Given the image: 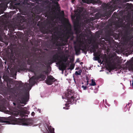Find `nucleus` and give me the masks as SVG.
<instances>
[{
	"instance_id": "e2e57ef3",
	"label": "nucleus",
	"mask_w": 133,
	"mask_h": 133,
	"mask_svg": "<svg viewBox=\"0 0 133 133\" xmlns=\"http://www.w3.org/2000/svg\"><path fill=\"white\" fill-rule=\"evenodd\" d=\"M36 0H32V1L33 2H35L36 1Z\"/></svg>"
},
{
	"instance_id": "6e6552de",
	"label": "nucleus",
	"mask_w": 133,
	"mask_h": 133,
	"mask_svg": "<svg viewBox=\"0 0 133 133\" xmlns=\"http://www.w3.org/2000/svg\"><path fill=\"white\" fill-rule=\"evenodd\" d=\"M36 24L37 22H34V20H32L31 21H28V23L26 24V26L24 27L25 29H28V33H29L30 36H32V37L34 36V34L32 30H33V28L34 29H35V27Z\"/></svg>"
},
{
	"instance_id": "4c0bfd02",
	"label": "nucleus",
	"mask_w": 133,
	"mask_h": 133,
	"mask_svg": "<svg viewBox=\"0 0 133 133\" xmlns=\"http://www.w3.org/2000/svg\"><path fill=\"white\" fill-rule=\"evenodd\" d=\"M11 78H10V79H8V80H6V82H7V86L8 87L9 86V84H11Z\"/></svg>"
},
{
	"instance_id": "774afa93",
	"label": "nucleus",
	"mask_w": 133,
	"mask_h": 133,
	"mask_svg": "<svg viewBox=\"0 0 133 133\" xmlns=\"http://www.w3.org/2000/svg\"><path fill=\"white\" fill-rule=\"evenodd\" d=\"M63 108L64 109H68V108H65V107H63Z\"/></svg>"
},
{
	"instance_id": "5fc2aeb1",
	"label": "nucleus",
	"mask_w": 133,
	"mask_h": 133,
	"mask_svg": "<svg viewBox=\"0 0 133 133\" xmlns=\"http://www.w3.org/2000/svg\"><path fill=\"white\" fill-rule=\"evenodd\" d=\"M70 61L71 62H73L74 61V59L73 58L70 59Z\"/></svg>"
},
{
	"instance_id": "6e6d98bb",
	"label": "nucleus",
	"mask_w": 133,
	"mask_h": 133,
	"mask_svg": "<svg viewBox=\"0 0 133 133\" xmlns=\"http://www.w3.org/2000/svg\"><path fill=\"white\" fill-rule=\"evenodd\" d=\"M131 0H124V2H128L129 1H131Z\"/></svg>"
},
{
	"instance_id": "f3484780",
	"label": "nucleus",
	"mask_w": 133,
	"mask_h": 133,
	"mask_svg": "<svg viewBox=\"0 0 133 133\" xmlns=\"http://www.w3.org/2000/svg\"><path fill=\"white\" fill-rule=\"evenodd\" d=\"M29 114V112L27 110L23 109L21 111L20 113L17 112V113H15L14 114L15 116H17L19 115V114L20 116L22 117H23L26 116L28 117V115H25V114Z\"/></svg>"
},
{
	"instance_id": "cd10ccee",
	"label": "nucleus",
	"mask_w": 133,
	"mask_h": 133,
	"mask_svg": "<svg viewBox=\"0 0 133 133\" xmlns=\"http://www.w3.org/2000/svg\"><path fill=\"white\" fill-rule=\"evenodd\" d=\"M131 15L129 14H128L126 17H125L124 19H125V20H127V21H131Z\"/></svg>"
},
{
	"instance_id": "3c124183",
	"label": "nucleus",
	"mask_w": 133,
	"mask_h": 133,
	"mask_svg": "<svg viewBox=\"0 0 133 133\" xmlns=\"http://www.w3.org/2000/svg\"><path fill=\"white\" fill-rule=\"evenodd\" d=\"M97 32H96V36H97V37L99 38L100 37V35L98 34H97Z\"/></svg>"
},
{
	"instance_id": "8fccbe9b",
	"label": "nucleus",
	"mask_w": 133,
	"mask_h": 133,
	"mask_svg": "<svg viewBox=\"0 0 133 133\" xmlns=\"http://www.w3.org/2000/svg\"><path fill=\"white\" fill-rule=\"evenodd\" d=\"M70 37H71V38L70 39V40L71 41L73 40L74 38V36H73H73H71Z\"/></svg>"
},
{
	"instance_id": "a878e982",
	"label": "nucleus",
	"mask_w": 133,
	"mask_h": 133,
	"mask_svg": "<svg viewBox=\"0 0 133 133\" xmlns=\"http://www.w3.org/2000/svg\"><path fill=\"white\" fill-rule=\"evenodd\" d=\"M127 6L126 7L127 10H132L133 7L131 4H129L128 3H127Z\"/></svg>"
},
{
	"instance_id": "1a4fd4ad",
	"label": "nucleus",
	"mask_w": 133,
	"mask_h": 133,
	"mask_svg": "<svg viewBox=\"0 0 133 133\" xmlns=\"http://www.w3.org/2000/svg\"><path fill=\"white\" fill-rule=\"evenodd\" d=\"M73 32L71 31H68L64 35L63 37H61L60 38L59 40L62 41V42L61 43H59V45L65 46L68 39L71 36H73Z\"/></svg>"
},
{
	"instance_id": "a211bd4d",
	"label": "nucleus",
	"mask_w": 133,
	"mask_h": 133,
	"mask_svg": "<svg viewBox=\"0 0 133 133\" xmlns=\"http://www.w3.org/2000/svg\"><path fill=\"white\" fill-rule=\"evenodd\" d=\"M56 64L59 65V69L60 70L63 71L64 70L66 69V66L65 64L63 62H62V60H60Z\"/></svg>"
},
{
	"instance_id": "ddd939ff",
	"label": "nucleus",
	"mask_w": 133,
	"mask_h": 133,
	"mask_svg": "<svg viewBox=\"0 0 133 133\" xmlns=\"http://www.w3.org/2000/svg\"><path fill=\"white\" fill-rule=\"evenodd\" d=\"M53 52H55L56 54L52 56L51 59V62H50L51 64L55 62H57V63L59 61L61 60L59 58V57L61 58V57L60 56L58 55L60 53L58 52L57 50H54L53 51Z\"/></svg>"
},
{
	"instance_id": "9d476101",
	"label": "nucleus",
	"mask_w": 133,
	"mask_h": 133,
	"mask_svg": "<svg viewBox=\"0 0 133 133\" xmlns=\"http://www.w3.org/2000/svg\"><path fill=\"white\" fill-rule=\"evenodd\" d=\"M19 64L17 68V70L19 72L24 71L26 70V65L24 61H18Z\"/></svg>"
},
{
	"instance_id": "0eeeda50",
	"label": "nucleus",
	"mask_w": 133,
	"mask_h": 133,
	"mask_svg": "<svg viewBox=\"0 0 133 133\" xmlns=\"http://www.w3.org/2000/svg\"><path fill=\"white\" fill-rule=\"evenodd\" d=\"M74 92L72 90H68L65 94L67 101L69 104H72L75 103L76 100V97H75L74 94Z\"/></svg>"
},
{
	"instance_id": "2eb2a0df",
	"label": "nucleus",
	"mask_w": 133,
	"mask_h": 133,
	"mask_svg": "<svg viewBox=\"0 0 133 133\" xmlns=\"http://www.w3.org/2000/svg\"><path fill=\"white\" fill-rule=\"evenodd\" d=\"M57 79H55L52 76L50 75L48 76L46 79L45 80V83L49 85H51L53 83L56 81Z\"/></svg>"
},
{
	"instance_id": "37998d69",
	"label": "nucleus",
	"mask_w": 133,
	"mask_h": 133,
	"mask_svg": "<svg viewBox=\"0 0 133 133\" xmlns=\"http://www.w3.org/2000/svg\"><path fill=\"white\" fill-rule=\"evenodd\" d=\"M29 82L30 84H34L35 82L33 80H30Z\"/></svg>"
},
{
	"instance_id": "4d7b16f0",
	"label": "nucleus",
	"mask_w": 133,
	"mask_h": 133,
	"mask_svg": "<svg viewBox=\"0 0 133 133\" xmlns=\"http://www.w3.org/2000/svg\"><path fill=\"white\" fill-rule=\"evenodd\" d=\"M35 115V113L34 112H32L31 113V115L32 116H34Z\"/></svg>"
},
{
	"instance_id": "f704fd0d",
	"label": "nucleus",
	"mask_w": 133,
	"mask_h": 133,
	"mask_svg": "<svg viewBox=\"0 0 133 133\" xmlns=\"http://www.w3.org/2000/svg\"><path fill=\"white\" fill-rule=\"evenodd\" d=\"M82 72V70H79L78 71H76L75 72V74L76 75H81Z\"/></svg>"
},
{
	"instance_id": "4be33fe9",
	"label": "nucleus",
	"mask_w": 133,
	"mask_h": 133,
	"mask_svg": "<svg viewBox=\"0 0 133 133\" xmlns=\"http://www.w3.org/2000/svg\"><path fill=\"white\" fill-rule=\"evenodd\" d=\"M91 45L92 46L90 49V51L93 52H94L96 51L97 49L98 48V44H95L93 45V44H91Z\"/></svg>"
},
{
	"instance_id": "c756f323",
	"label": "nucleus",
	"mask_w": 133,
	"mask_h": 133,
	"mask_svg": "<svg viewBox=\"0 0 133 133\" xmlns=\"http://www.w3.org/2000/svg\"><path fill=\"white\" fill-rule=\"evenodd\" d=\"M19 17L21 22H23L25 21V18L24 16L20 15L19 16Z\"/></svg>"
},
{
	"instance_id": "5701e85b",
	"label": "nucleus",
	"mask_w": 133,
	"mask_h": 133,
	"mask_svg": "<svg viewBox=\"0 0 133 133\" xmlns=\"http://www.w3.org/2000/svg\"><path fill=\"white\" fill-rule=\"evenodd\" d=\"M69 56H65V55H63L61 57V60L62 61V62L65 63L68 59Z\"/></svg>"
},
{
	"instance_id": "69168bd1",
	"label": "nucleus",
	"mask_w": 133,
	"mask_h": 133,
	"mask_svg": "<svg viewBox=\"0 0 133 133\" xmlns=\"http://www.w3.org/2000/svg\"><path fill=\"white\" fill-rule=\"evenodd\" d=\"M83 64V63L82 62H81L80 63V64Z\"/></svg>"
},
{
	"instance_id": "c03bdc74",
	"label": "nucleus",
	"mask_w": 133,
	"mask_h": 133,
	"mask_svg": "<svg viewBox=\"0 0 133 133\" xmlns=\"http://www.w3.org/2000/svg\"><path fill=\"white\" fill-rule=\"evenodd\" d=\"M19 12L22 13V15H24V10H22L21 9H19Z\"/></svg>"
},
{
	"instance_id": "20e7f679",
	"label": "nucleus",
	"mask_w": 133,
	"mask_h": 133,
	"mask_svg": "<svg viewBox=\"0 0 133 133\" xmlns=\"http://www.w3.org/2000/svg\"><path fill=\"white\" fill-rule=\"evenodd\" d=\"M11 92L15 97H18L21 103L26 104V102L29 98V93L26 92L23 94L22 92L19 91L16 89L13 88L11 89Z\"/></svg>"
},
{
	"instance_id": "f257e3e1",
	"label": "nucleus",
	"mask_w": 133,
	"mask_h": 133,
	"mask_svg": "<svg viewBox=\"0 0 133 133\" xmlns=\"http://www.w3.org/2000/svg\"><path fill=\"white\" fill-rule=\"evenodd\" d=\"M39 62L38 63V65L36 67V69L31 68H30V71L34 73L36 75V78L37 80L41 79V80H44L46 78V76L44 75L45 73L46 74L47 72L45 71V66L47 64L45 61L43 62Z\"/></svg>"
},
{
	"instance_id": "c9c22d12",
	"label": "nucleus",
	"mask_w": 133,
	"mask_h": 133,
	"mask_svg": "<svg viewBox=\"0 0 133 133\" xmlns=\"http://www.w3.org/2000/svg\"><path fill=\"white\" fill-rule=\"evenodd\" d=\"M12 0H0V1L9 4Z\"/></svg>"
},
{
	"instance_id": "dca6fc26",
	"label": "nucleus",
	"mask_w": 133,
	"mask_h": 133,
	"mask_svg": "<svg viewBox=\"0 0 133 133\" xmlns=\"http://www.w3.org/2000/svg\"><path fill=\"white\" fill-rule=\"evenodd\" d=\"M5 122L8 123L9 124H14L16 121V118L14 116H11L8 117H6Z\"/></svg>"
},
{
	"instance_id": "72a5a7b5",
	"label": "nucleus",
	"mask_w": 133,
	"mask_h": 133,
	"mask_svg": "<svg viewBox=\"0 0 133 133\" xmlns=\"http://www.w3.org/2000/svg\"><path fill=\"white\" fill-rule=\"evenodd\" d=\"M64 11H62L60 12L59 14L58 15V16L60 17H63L64 16Z\"/></svg>"
},
{
	"instance_id": "423d86ee",
	"label": "nucleus",
	"mask_w": 133,
	"mask_h": 133,
	"mask_svg": "<svg viewBox=\"0 0 133 133\" xmlns=\"http://www.w3.org/2000/svg\"><path fill=\"white\" fill-rule=\"evenodd\" d=\"M90 47V45L89 44L86 45L85 44L84 45L82 44H80L78 45L75 46L74 47L75 50L76 55H78L81 53L80 50H81L86 54L87 53L86 50L87 48L89 49Z\"/></svg>"
},
{
	"instance_id": "6ab92c4d",
	"label": "nucleus",
	"mask_w": 133,
	"mask_h": 133,
	"mask_svg": "<svg viewBox=\"0 0 133 133\" xmlns=\"http://www.w3.org/2000/svg\"><path fill=\"white\" fill-rule=\"evenodd\" d=\"M100 40L99 42V44L100 46L102 47H104V46H107L110 43V41L109 40Z\"/></svg>"
},
{
	"instance_id": "680f3d73",
	"label": "nucleus",
	"mask_w": 133,
	"mask_h": 133,
	"mask_svg": "<svg viewBox=\"0 0 133 133\" xmlns=\"http://www.w3.org/2000/svg\"><path fill=\"white\" fill-rule=\"evenodd\" d=\"M131 85H132V88H133V81L132 80V83L131 84Z\"/></svg>"
},
{
	"instance_id": "49530a36",
	"label": "nucleus",
	"mask_w": 133,
	"mask_h": 133,
	"mask_svg": "<svg viewBox=\"0 0 133 133\" xmlns=\"http://www.w3.org/2000/svg\"><path fill=\"white\" fill-rule=\"evenodd\" d=\"M49 46H48V48H49L50 49H52L53 46L52 45H49Z\"/></svg>"
},
{
	"instance_id": "b1692460",
	"label": "nucleus",
	"mask_w": 133,
	"mask_h": 133,
	"mask_svg": "<svg viewBox=\"0 0 133 133\" xmlns=\"http://www.w3.org/2000/svg\"><path fill=\"white\" fill-rule=\"evenodd\" d=\"M90 2L94 4H98L101 5L102 3V2L100 0H89Z\"/></svg>"
},
{
	"instance_id": "ea45409f",
	"label": "nucleus",
	"mask_w": 133,
	"mask_h": 133,
	"mask_svg": "<svg viewBox=\"0 0 133 133\" xmlns=\"http://www.w3.org/2000/svg\"><path fill=\"white\" fill-rule=\"evenodd\" d=\"M95 19H96L95 17H90L89 19H88V20L89 21V22H90L91 21H93Z\"/></svg>"
},
{
	"instance_id": "de8ad7c7",
	"label": "nucleus",
	"mask_w": 133,
	"mask_h": 133,
	"mask_svg": "<svg viewBox=\"0 0 133 133\" xmlns=\"http://www.w3.org/2000/svg\"><path fill=\"white\" fill-rule=\"evenodd\" d=\"M54 131V128H52V129L50 130L51 133H55Z\"/></svg>"
},
{
	"instance_id": "39448f33",
	"label": "nucleus",
	"mask_w": 133,
	"mask_h": 133,
	"mask_svg": "<svg viewBox=\"0 0 133 133\" xmlns=\"http://www.w3.org/2000/svg\"><path fill=\"white\" fill-rule=\"evenodd\" d=\"M117 61L118 59L116 58H111L108 60L106 59V62L108 66L107 69L109 72L115 69Z\"/></svg>"
},
{
	"instance_id": "c85d7f7f",
	"label": "nucleus",
	"mask_w": 133,
	"mask_h": 133,
	"mask_svg": "<svg viewBox=\"0 0 133 133\" xmlns=\"http://www.w3.org/2000/svg\"><path fill=\"white\" fill-rule=\"evenodd\" d=\"M102 16V15L100 13H97L95 15V17L96 19H97L99 18H100Z\"/></svg>"
},
{
	"instance_id": "473e14b6",
	"label": "nucleus",
	"mask_w": 133,
	"mask_h": 133,
	"mask_svg": "<svg viewBox=\"0 0 133 133\" xmlns=\"http://www.w3.org/2000/svg\"><path fill=\"white\" fill-rule=\"evenodd\" d=\"M128 67L131 69H133V63L130 62L128 66Z\"/></svg>"
},
{
	"instance_id": "052dcab7",
	"label": "nucleus",
	"mask_w": 133,
	"mask_h": 133,
	"mask_svg": "<svg viewBox=\"0 0 133 133\" xmlns=\"http://www.w3.org/2000/svg\"><path fill=\"white\" fill-rule=\"evenodd\" d=\"M88 82H89V81L88 80H87V82L86 85H88Z\"/></svg>"
},
{
	"instance_id": "7ed1b4c3",
	"label": "nucleus",
	"mask_w": 133,
	"mask_h": 133,
	"mask_svg": "<svg viewBox=\"0 0 133 133\" xmlns=\"http://www.w3.org/2000/svg\"><path fill=\"white\" fill-rule=\"evenodd\" d=\"M121 24L118 22H115L113 23V24H111L108 27V29L105 31V33L108 36H116L118 37V35L114 32H117V31L119 34H121L122 31L121 29H118L121 27Z\"/></svg>"
},
{
	"instance_id": "0e129e2a",
	"label": "nucleus",
	"mask_w": 133,
	"mask_h": 133,
	"mask_svg": "<svg viewBox=\"0 0 133 133\" xmlns=\"http://www.w3.org/2000/svg\"><path fill=\"white\" fill-rule=\"evenodd\" d=\"M68 105V104H65V105L66 107H67Z\"/></svg>"
},
{
	"instance_id": "e433bc0d",
	"label": "nucleus",
	"mask_w": 133,
	"mask_h": 133,
	"mask_svg": "<svg viewBox=\"0 0 133 133\" xmlns=\"http://www.w3.org/2000/svg\"><path fill=\"white\" fill-rule=\"evenodd\" d=\"M75 64H70V67L68 69H70L71 70H73Z\"/></svg>"
},
{
	"instance_id": "58836bf2",
	"label": "nucleus",
	"mask_w": 133,
	"mask_h": 133,
	"mask_svg": "<svg viewBox=\"0 0 133 133\" xmlns=\"http://www.w3.org/2000/svg\"><path fill=\"white\" fill-rule=\"evenodd\" d=\"M96 85V83L95 81L93 79H92L91 83L90 84V85L91 86H94Z\"/></svg>"
},
{
	"instance_id": "a19ab883",
	"label": "nucleus",
	"mask_w": 133,
	"mask_h": 133,
	"mask_svg": "<svg viewBox=\"0 0 133 133\" xmlns=\"http://www.w3.org/2000/svg\"><path fill=\"white\" fill-rule=\"evenodd\" d=\"M0 17L1 19H4L7 17V16L5 14H4L1 16Z\"/></svg>"
},
{
	"instance_id": "bf43d9fd",
	"label": "nucleus",
	"mask_w": 133,
	"mask_h": 133,
	"mask_svg": "<svg viewBox=\"0 0 133 133\" xmlns=\"http://www.w3.org/2000/svg\"><path fill=\"white\" fill-rule=\"evenodd\" d=\"M127 105L125 107V109H126V110H127Z\"/></svg>"
},
{
	"instance_id": "a18cd8bd",
	"label": "nucleus",
	"mask_w": 133,
	"mask_h": 133,
	"mask_svg": "<svg viewBox=\"0 0 133 133\" xmlns=\"http://www.w3.org/2000/svg\"><path fill=\"white\" fill-rule=\"evenodd\" d=\"M82 88H83L84 90H85L88 87L87 86H84L83 85L82 86Z\"/></svg>"
},
{
	"instance_id": "4468645a",
	"label": "nucleus",
	"mask_w": 133,
	"mask_h": 133,
	"mask_svg": "<svg viewBox=\"0 0 133 133\" xmlns=\"http://www.w3.org/2000/svg\"><path fill=\"white\" fill-rule=\"evenodd\" d=\"M61 35V36H57L56 35H55L52 38V40L53 43V45L55 44L57 46H62V45H59V43H61L62 42V41H59L58 40L61 37H62Z\"/></svg>"
},
{
	"instance_id": "864d4df0",
	"label": "nucleus",
	"mask_w": 133,
	"mask_h": 133,
	"mask_svg": "<svg viewBox=\"0 0 133 133\" xmlns=\"http://www.w3.org/2000/svg\"><path fill=\"white\" fill-rule=\"evenodd\" d=\"M59 1V0H53V1H52V2L53 3H54V2H58Z\"/></svg>"
},
{
	"instance_id": "393cba45",
	"label": "nucleus",
	"mask_w": 133,
	"mask_h": 133,
	"mask_svg": "<svg viewBox=\"0 0 133 133\" xmlns=\"http://www.w3.org/2000/svg\"><path fill=\"white\" fill-rule=\"evenodd\" d=\"M125 22H127V24L125 25V26L128 28H129L131 25H132L131 21H127L125 20Z\"/></svg>"
},
{
	"instance_id": "412c9836",
	"label": "nucleus",
	"mask_w": 133,
	"mask_h": 133,
	"mask_svg": "<svg viewBox=\"0 0 133 133\" xmlns=\"http://www.w3.org/2000/svg\"><path fill=\"white\" fill-rule=\"evenodd\" d=\"M77 18L78 17H76V19L74 22V30L77 32H78L79 31V29L78 27L79 20L77 19Z\"/></svg>"
},
{
	"instance_id": "79ce46f5",
	"label": "nucleus",
	"mask_w": 133,
	"mask_h": 133,
	"mask_svg": "<svg viewBox=\"0 0 133 133\" xmlns=\"http://www.w3.org/2000/svg\"><path fill=\"white\" fill-rule=\"evenodd\" d=\"M95 57H94L93 58V59L95 61H97L98 60L100 59V58L99 57H98V56H95Z\"/></svg>"
},
{
	"instance_id": "338daca9",
	"label": "nucleus",
	"mask_w": 133,
	"mask_h": 133,
	"mask_svg": "<svg viewBox=\"0 0 133 133\" xmlns=\"http://www.w3.org/2000/svg\"><path fill=\"white\" fill-rule=\"evenodd\" d=\"M131 104L129 103H128V105H129L130 104H131Z\"/></svg>"
},
{
	"instance_id": "7c9ffc66",
	"label": "nucleus",
	"mask_w": 133,
	"mask_h": 133,
	"mask_svg": "<svg viewBox=\"0 0 133 133\" xmlns=\"http://www.w3.org/2000/svg\"><path fill=\"white\" fill-rule=\"evenodd\" d=\"M93 55L94 56H97L99 57L100 56L101 54L100 52H96V51L94 52Z\"/></svg>"
},
{
	"instance_id": "aec40b11",
	"label": "nucleus",
	"mask_w": 133,
	"mask_h": 133,
	"mask_svg": "<svg viewBox=\"0 0 133 133\" xmlns=\"http://www.w3.org/2000/svg\"><path fill=\"white\" fill-rule=\"evenodd\" d=\"M30 118L26 119L24 118L21 119L22 121L23 122L22 124L26 126L31 125L32 123L31 122L30 120Z\"/></svg>"
},
{
	"instance_id": "13d9d810",
	"label": "nucleus",
	"mask_w": 133,
	"mask_h": 133,
	"mask_svg": "<svg viewBox=\"0 0 133 133\" xmlns=\"http://www.w3.org/2000/svg\"><path fill=\"white\" fill-rule=\"evenodd\" d=\"M66 66L69 65V63H66L65 64Z\"/></svg>"
},
{
	"instance_id": "9b49d317",
	"label": "nucleus",
	"mask_w": 133,
	"mask_h": 133,
	"mask_svg": "<svg viewBox=\"0 0 133 133\" xmlns=\"http://www.w3.org/2000/svg\"><path fill=\"white\" fill-rule=\"evenodd\" d=\"M37 26L40 28V30L44 34H48L50 31L49 27L46 26H43V23L42 22L39 21L37 24Z\"/></svg>"
},
{
	"instance_id": "603ef678",
	"label": "nucleus",
	"mask_w": 133,
	"mask_h": 133,
	"mask_svg": "<svg viewBox=\"0 0 133 133\" xmlns=\"http://www.w3.org/2000/svg\"><path fill=\"white\" fill-rule=\"evenodd\" d=\"M18 84H19L20 85H22L23 84V83H22L21 81H20L19 82H18Z\"/></svg>"
},
{
	"instance_id": "f8f14e48",
	"label": "nucleus",
	"mask_w": 133,
	"mask_h": 133,
	"mask_svg": "<svg viewBox=\"0 0 133 133\" xmlns=\"http://www.w3.org/2000/svg\"><path fill=\"white\" fill-rule=\"evenodd\" d=\"M34 56H33V55L29 52H27L25 54V59H26V58H28L27 61L28 64L29 65L31 64L32 60L36 61V59L34 58Z\"/></svg>"
},
{
	"instance_id": "09e8293b",
	"label": "nucleus",
	"mask_w": 133,
	"mask_h": 133,
	"mask_svg": "<svg viewBox=\"0 0 133 133\" xmlns=\"http://www.w3.org/2000/svg\"><path fill=\"white\" fill-rule=\"evenodd\" d=\"M92 41V39L91 38L89 40V42H88L89 44H91Z\"/></svg>"
},
{
	"instance_id": "2f4dec72",
	"label": "nucleus",
	"mask_w": 133,
	"mask_h": 133,
	"mask_svg": "<svg viewBox=\"0 0 133 133\" xmlns=\"http://www.w3.org/2000/svg\"><path fill=\"white\" fill-rule=\"evenodd\" d=\"M8 28H10V29L9 30L11 31L12 33L15 30V29L14 27H12V25H10L8 27Z\"/></svg>"
},
{
	"instance_id": "bb28decb",
	"label": "nucleus",
	"mask_w": 133,
	"mask_h": 133,
	"mask_svg": "<svg viewBox=\"0 0 133 133\" xmlns=\"http://www.w3.org/2000/svg\"><path fill=\"white\" fill-rule=\"evenodd\" d=\"M54 4H55V7L57 9L59 10V11H60V10L59 9L60 8V7L59 6V4L58 2H54V3H53Z\"/></svg>"
},
{
	"instance_id": "f03ea898",
	"label": "nucleus",
	"mask_w": 133,
	"mask_h": 133,
	"mask_svg": "<svg viewBox=\"0 0 133 133\" xmlns=\"http://www.w3.org/2000/svg\"><path fill=\"white\" fill-rule=\"evenodd\" d=\"M120 0H112L110 3H104L102 5L103 9L108 11L105 13L104 15L107 17L110 16L112 12L118 8V5L120 2Z\"/></svg>"
}]
</instances>
